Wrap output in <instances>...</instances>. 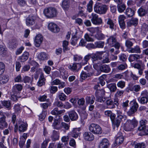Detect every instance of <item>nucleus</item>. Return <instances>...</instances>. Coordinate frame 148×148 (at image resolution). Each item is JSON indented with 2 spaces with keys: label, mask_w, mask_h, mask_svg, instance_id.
Returning <instances> with one entry per match:
<instances>
[{
  "label": "nucleus",
  "mask_w": 148,
  "mask_h": 148,
  "mask_svg": "<svg viewBox=\"0 0 148 148\" xmlns=\"http://www.w3.org/2000/svg\"><path fill=\"white\" fill-rule=\"evenodd\" d=\"M82 65L81 63H75L72 65H70L68 66L69 69L72 70H75L77 69V71H78L79 69L82 67L81 66Z\"/></svg>",
  "instance_id": "c85d7f7f"
},
{
  "label": "nucleus",
  "mask_w": 148,
  "mask_h": 148,
  "mask_svg": "<svg viewBox=\"0 0 148 148\" xmlns=\"http://www.w3.org/2000/svg\"><path fill=\"white\" fill-rule=\"evenodd\" d=\"M57 97L60 100L64 101L66 99L67 96L64 93L61 92H58L57 94Z\"/></svg>",
  "instance_id": "09e8293b"
},
{
  "label": "nucleus",
  "mask_w": 148,
  "mask_h": 148,
  "mask_svg": "<svg viewBox=\"0 0 148 148\" xmlns=\"http://www.w3.org/2000/svg\"><path fill=\"white\" fill-rule=\"evenodd\" d=\"M125 82L123 81H119L117 84V86L121 88H123L125 86Z\"/></svg>",
  "instance_id": "680f3d73"
},
{
  "label": "nucleus",
  "mask_w": 148,
  "mask_h": 148,
  "mask_svg": "<svg viewBox=\"0 0 148 148\" xmlns=\"http://www.w3.org/2000/svg\"><path fill=\"white\" fill-rule=\"evenodd\" d=\"M104 52L103 51H97L96 53H90L91 58L92 62H93L98 60H101L102 59V56Z\"/></svg>",
  "instance_id": "1a4fd4ad"
},
{
  "label": "nucleus",
  "mask_w": 148,
  "mask_h": 148,
  "mask_svg": "<svg viewBox=\"0 0 148 148\" xmlns=\"http://www.w3.org/2000/svg\"><path fill=\"white\" fill-rule=\"evenodd\" d=\"M118 101L119 100L117 98L114 99V101L110 99L107 100L106 103L109 108L112 109L118 106L119 104Z\"/></svg>",
  "instance_id": "0eeeda50"
},
{
  "label": "nucleus",
  "mask_w": 148,
  "mask_h": 148,
  "mask_svg": "<svg viewBox=\"0 0 148 148\" xmlns=\"http://www.w3.org/2000/svg\"><path fill=\"white\" fill-rule=\"evenodd\" d=\"M70 0H64L62 3V7L64 10H66L69 7Z\"/></svg>",
  "instance_id": "603ef678"
},
{
  "label": "nucleus",
  "mask_w": 148,
  "mask_h": 148,
  "mask_svg": "<svg viewBox=\"0 0 148 148\" xmlns=\"http://www.w3.org/2000/svg\"><path fill=\"white\" fill-rule=\"evenodd\" d=\"M84 37L86 41L93 42L94 41V39L90 37L88 34H86L85 35Z\"/></svg>",
  "instance_id": "e2e57ef3"
},
{
  "label": "nucleus",
  "mask_w": 148,
  "mask_h": 148,
  "mask_svg": "<svg viewBox=\"0 0 148 148\" xmlns=\"http://www.w3.org/2000/svg\"><path fill=\"white\" fill-rule=\"evenodd\" d=\"M91 58L90 53H88L87 55L85 56L83 60H82V62L81 63L82 65H84L86 64L88 60Z\"/></svg>",
  "instance_id": "37998d69"
},
{
  "label": "nucleus",
  "mask_w": 148,
  "mask_h": 148,
  "mask_svg": "<svg viewBox=\"0 0 148 148\" xmlns=\"http://www.w3.org/2000/svg\"><path fill=\"white\" fill-rule=\"evenodd\" d=\"M100 70L102 72L108 73L110 71V69L108 65L104 64L100 67Z\"/></svg>",
  "instance_id": "4c0bfd02"
},
{
  "label": "nucleus",
  "mask_w": 148,
  "mask_h": 148,
  "mask_svg": "<svg viewBox=\"0 0 148 148\" xmlns=\"http://www.w3.org/2000/svg\"><path fill=\"white\" fill-rule=\"evenodd\" d=\"M9 80V77L7 75H1L0 76V81L3 84L7 83Z\"/></svg>",
  "instance_id": "864d4df0"
},
{
  "label": "nucleus",
  "mask_w": 148,
  "mask_h": 148,
  "mask_svg": "<svg viewBox=\"0 0 148 148\" xmlns=\"http://www.w3.org/2000/svg\"><path fill=\"white\" fill-rule=\"evenodd\" d=\"M139 102L142 104L146 103L148 101V95L147 91L142 92L140 97L138 99Z\"/></svg>",
  "instance_id": "6e6552de"
},
{
  "label": "nucleus",
  "mask_w": 148,
  "mask_h": 148,
  "mask_svg": "<svg viewBox=\"0 0 148 148\" xmlns=\"http://www.w3.org/2000/svg\"><path fill=\"white\" fill-rule=\"evenodd\" d=\"M115 114L112 113V116H111V117H110V119L112 122L113 128V129H114L115 127L117 128L120 125L119 123H117V122L115 121Z\"/></svg>",
  "instance_id": "cd10ccee"
},
{
  "label": "nucleus",
  "mask_w": 148,
  "mask_h": 148,
  "mask_svg": "<svg viewBox=\"0 0 148 148\" xmlns=\"http://www.w3.org/2000/svg\"><path fill=\"white\" fill-rule=\"evenodd\" d=\"M29 56V53L27 51H25L23 53L22 56L19 57V59L21 62H24L28 59Z\"/></svg>",
  "instance_id": "c9c22d12"
},
{
  "label": "nucleus",
  "mask_w": 148,
  "mask_h": 148,
  "mask_svg": "<svg viewBox=\"0 0 148 148\" xmlns=\"http://www.w3.org/2000/svg\"><path fill=\"white\" fill-rule=\"evenodd\" d=\"M1 103L3 106L7 108L8 110L10 109L11 103L9 101H1Z\"/></svg>",
  "instance_id": "3c124183"
},
{
  "label": "nucleus",
  "mask_w": 148,
  "mask_h": 148,
  "mask_svg": "<svg viewBox=\"0 0 148 148\" xmlns=\"http://www.w3.org/2000/svg\"><path fill=\"white\" fill-rule=\"evenodd\" d=\"M45 79L44 77V74L41 73L39 79L37 82V85L39 86H41L45 84Z\"/></svg>",
  "instance_id": "473e14b6"
},
{
  "label": "nucleus",
  "mask_w": 148,
  "mask_h": 148,
  "mask_svg": "<svg viewBox=\"0 0 148 148\" xmlns=\"http://www.w3.org/2000/svg\"><path fill=\"white\" fill-rule=\"evenodd\" d=\"M133 104V105L131 107L130 109L127 112V115L129 116L133 115L135 112L137 110L138 107V103L135 101H131Z\"/></svg>",
  "instance_id": "9d476101"
},
{
  "label": "nucleus",
  "mask_w": 148,
  "mask_h": 148,
  "mask_svg": "<svg viewBox=\"0 0 148 148\" xmlns=\"http://www.w3.org/2000/svg\"><path fill=\"white\" fill-rule=\"evenodd\" d=\"M17 3L20 6H24L27 5L25 0H17Z\"/></svg>",
  "instance_id": "338daca9"
},
{
  "label": "nucleus",
  "mask_w": 148,
  "mask_h": 148,
  "mask_svg": "<svg viewBox=\"0 0 148 148\" xmlns=\"http://www.w3.org/2000/svg\"><path fill=\"white\" fill-rule=\"evenodd\" d=\"M147 121L145 119L142 120L140 121V126L138 127L139 130H144L146 129Z\"/></svg>",
  "instance_id": "72a5a7b5"
},
{
  "label": "nucleus",
  "mask_w": 148,
  "mask_h": 148,
  "mask_svg": "<svg viewBox=\"0 0 148 148\" xmlns=\"http://www.w3.org/2000/svg\"><path fill=\"white\" fill-rule=\"evenodd\" d=\"M127 51L130 53H140L141 51L140 47L137 45L134 47H131L128 49Z\"/></svg>",
  "instance_id": "aec40b11"
},
{
  "label": "nucleus",
  "mask_w": 148,
  "mask_h": 148,
  "mask_svg": "<svg viewBox=\"0 0 148 148\" xmlns=\"http://www.w3.org/2000/svg\"><path fill=\"white\" fill-rule=\"evenodd\" d=\"M62 123L57 119H55L53 123L52 126L54 129L57 130H59L62 129Z\"/></svg>",
  "instance_id": "5701e85b"
},
{
  "label": "nucleus",
  "mask_w": 148,
  "mask_h": 148,
  "mask_svg": "<svg viewBox=\"0 0 148 148\" xmlns=\"http://www.w3.org/2000/svg\"><path fill=\"white\" fill-rule=\"evenodd\" d=\"M89 130L94 134H99L102 132L101 129L98 124L92 123L89 126Z\"/></svg>",
  "instance_id": "39448f33"
},
{
  "label": "nucleus",
  "mask_w": 148,
  "mask_h": 148,
  "mask_svg": "<svg viewBox=\"0 0 148 148\" xmlns=\"http://www.w3.org/2000/svg\"><path fill=\"white\" fill-rule=\"evenodd\" d=\"M80 130L81 129L79 127L73 128L70 133L71 136L72 137L76 138L79 136Z\"/></svg>",
  "instance_id": "b1692460"
},
{
  "label": "nucleus",
  "mask_w": 148,
  "mask_h": 148,
  "mask_svg": "<svg viewBox=\"0 0 148 148\" xmlns=\"http://www.w3.org/2000/svg\"><path fill=\"white\" fill-rule=\"evenodd\" d=\"M134 10L130 8H127L125 11V14L128 17H131L134 14Z\"/></svg>",
  "instance_id": "2f4dec72"
},
{
  "label": "nucleus",
  "mask_w": 148,
  "mask_h": 148,
  "mask_svg": "<svg viewBox=\"0 0 148 148\" xmlns=\"http://www.w3.org/2000/svg\"><path fill=\"white\" fill-rule=\"evenodd\" d=\"M51 106V103H42L40 104L41 107L44 109H47L49 106Z\"/></svg>",
  "instance_id": "0e129e2a"
},
{
  "label": "nucleus",
  "mask_w": 148,
  "mask_h": 148,
  "mask_svg": "<svg viewBox=\"0 0 148 148\" xmlns=\"http://www.w3.org/2000/svg\"><path fill=\"white\" fill-rule=\"evenodd\" d=\"M91 21L92 23L95 25H99L102 24V20L100 17H98V15L95 13H92L91 15Z\"/></svg>",
  "instance_id": "423d86ee"
},
{
  "label": "nucleus",
  "mask_w": 148,
  "mask_h": 148,
  "mask_svg": "<svg viewBox=\"0 0 148 148\" xmlns=\"http://www.w3.org/2000/svg\"><path fill=\"white\" fill-rule=\"evenodd\" d=\"M119 133L120 135L118 136V134H117L115 142L116 144L120 145L123 142L124 140V138L123 136L121 135V132H119Z\"/></svg>",
  "instance_id": "a19ab883"
},
{
  "label": "nucleus",
  "mask_w": 148,
  "mask_h": 148,
  "mask_svg": "<svg viewBox=\"0 0 148 148\" xmlns=\"http://www.w3.org/2000/svg\"><path fill=\"white\" fill-rule=\"evenodd\" d=\"M36 19V17L35 16L32 15H29L26 19V23L27 25L28 26H31L34 25Z\"/></svg>",
  "instance_id": "f8f14e48"
},
{
  "label": "nucleus",
  "mask_w": 148,
  "mask_h": 148,
  "mask_svg": "<svg viewBox=\"0 0 148 148\" xmlns=\"http://www.w3.org/2000/svg\"><path fill=\"white\" fill-rule=\"evenodd\" d=\"M140 58V56L138 54H131L128 60L130 62H132L135 60L137 61Z\"/></svg>",
  "instance_id": "f704fd0d"
},
{
  "label": "nucleus",
  "mask_w": 148,
  "mask_h": 148,
  "mask_svg": "<svg viewBox=\"0 0 148 148\" xmlns=\"http://www.w3.org/2000/svg\"><path fill=\"white\" fill-rule=\"evenodd\" d=\"M7 51V49L3 45H0V55L3 56L6 55Z\"/></svg>",
  "instance_id": "c03bdc74"
},
{
  "label": "nucleus",
  "mask_w": 148,
  "mask_h": 148,
  "mask_svg": "<svg viewBox=\"0 0 148 148\" xmlns=\"http://www.w3.org/2000/svg\"><path fill=\"white\" fill-rule=\"evenodd\" d=\"M27 124L23 122H21L19 124L18 130L20 132H24L27 129Z\"/></svg>",
  "instance_id": "6ab92c4d"
},
{
  "label": "nucleus",
  "mask_w": 148,
  "mask_h": 148,
  "mask_svg": "<svg viewBox=\"0 0 148 148\" xmlns=\"http://www.w3.org/2000/svg\"><path fill=\"white\" fill-rule=\"evenodd\" d=\"M43 40L42 36L40 34L37 35L35 37L34 40L35 44L36 47H39Z\"/></svg>",
  "instance_id": "f3484780"
},
{
  "label": "nucleus",
  "mask_w": 148,
  "mask_h": 148,
  "mask_svg": "<svg viewBox=\"0 0 148 148\" xmlns=\"http://www.w3.org/2000/svg\"><path fill=\"white\" fill-rule=\"evenodd\" d=\"M69 116L72 121H76L78 119V115L74 110H72L68 112Z\"/></svg>",
  "instance_id": "2eb2a0df"
},
{
  "label": "nucleus",
  "mask_w": 148,
  "mask_h": 148,
  "mask_svg": "<svg viewBox=\"0 0 148 148\" xmlns=\"http://www.w3.org/2000/svg\"><path fill=\"white\" fill-rule=\"evenodd\" d=\"M59 133L58 131L53 130L51 136V138L53 141H55L59 139Z\"/></svg>",
  "instance_id": "7c9ffc66"
},
{
  "label": "nucleus",
  "mask_w": 148,
  "mask_h": 148,
  "mask_svg": "<svg viewBox=\"0 0 148 148\" xmlns=\"http://www.w3.org/2000/svg\"><path fill=\"white\" fill-rule=\"evenodd\" d=\"M107 43L111 47H114L116 49H119L120 45L119 43L117 42L116 38L114 35L111 36L107 40Z\"/></svg>",
  "instance_id": "20e7f679"
},
{
  "label": "nucleus",
  "mask_w": 148,
  "mask_h": 148,
  "mask_svg": "<svg viewBox=\"0 0 148 148\" xmlns=\"http://www.w3.org/2000/svg\"><path fill=\"white\" fill-rule=\"evenodd\" d=\"M95 49L97 48H103L104 42L101 41H97L94 43Z\"/></svg>",
  "instance_id": "8fccbe9b"
},
{
  "label": "nucleus",
  "mask_w": 148,
  "mask_h": 148,
  "mask_svg": "<svg viewBox=\"0 0 148 148\" xmlns=\"http://www.w3.org/2000/svg\"><path fill=\"white\" fill-rule=\"evenodd\" d=\"M137 121L135 119L128 120L126 122L124 126V130L126 131H132L133 128L137 126Z\"/></svg>",
  "instance_id": "f03ea898"
},
{
  "label": "nucleus",
  "mask_w": 148,
  "mask_h": 148,
  "mask_svg": "<svg viewBox=\"0 0 148 148\" xmlns=\"http://www.w3.org/2000/svg\"><path fill=\"white\" fill-rule=\"evenodd\" d=\"M93 66V68L96 70H98L101 66V65L102 64L101 61L98 60L96 61L92 62Z\"/></svg>",
  "instance_id": "de8ad7c7"
},
{
  "label": "nucleus",
  "mask_w": 148,
  "mask_h": 148,
  "mask_svg": "<svg viewBox=\"0 0 148 148\" xmlns=\"http://www.w3.org/2000/svg\"><path fill=\"white\" fill-rule=\"evenodd\" d=\"M108 9V6L106 5L99 3L96 4L94 7L95 12L100 14H105Z\"/></svg>",
  "instance_id": "f257e3e1"
},
{
  "label": "nucleus",
  "mask_w": 148,
  "mask_h": 148,
  "mask_svg": "<svg viewBox=\"0 0 148 148\" xmlns=\"http://www.w3.org/2000/svg\"><path fill=\"white\" fill-rule=\"evenodd\" d=\"M45 15L48 18H52L56 16L57 14V10L53 8H49L43 11Z\"/></svg>",
  "instance_id": "7ed1b4c3"
},
{
  "label": "nucleus",
  "mask_w": 148,
  "mask_h": 148,
  "mask_svg": "<svg viewBox=\"0 0 148 148\" xmlns=\"http://www.w3.org/2000/svg\"><path fill=\"white\" fill-rule=\"evenodd\" d=\"M48 27L49 29L54 33H57L60 31L58 26L53 23H49L48 25Z\"/></svg>",
  "instance_id": "4468645a"
},
{
  "label": "nucleus",
  "mask_w": 148,
  "mask_h": 148,
  "mask_svg": "<svg viewBox=\"0 0 148 148\" xmlns=\"http://www.w3.org/2000/svg\"><path fill=\"white\" fill-rule=\"evenodd\" d=\"M137 12L138 15L141 17L145 16L147 13V12L142 7L138 9Z\"/></svg>",
  "instance_id": "a18cd8bd"
},
{
  "label": "nucleus",
  "mask_w": 148,
  "mask_h": 148,
  "mask_svg": "<svg viewBox=\"0 0 148 148\" xmlns=\"http://www.w3.org/2000/svg\"><path fill=\"white\" fill-rule=\"evenodd\" d=\"M117 8L119 12L122 13L125 10L126 8V6L124 4L118 5H117Z\"/></svg>",
  "instance_id": "5fc2aeb1"
},
{
  "label": "nucleus",
  "mask_w": 148,
  "mask_h": 148,
  "mask_svg": "<svg viewBox=\"0 0 148 148\" xmlns=\"http://www.w3.org/2000/svg\"><path fill=\"white\" fill-rule=\"evenodd\" d=\"M84 137L85 140L88 141H92L94 138L93 134L90 132H86L84 134Z\"/></svg>",
  "instance_id": "4be33fe9"
},
{
  "label": "nucleus",
  "mask_w": 148,
  "mask_h": 148,
  "mask_svg": "<svg viewBox=\"0 0 148 148\" xmlns=\"http://www.w3.org/2000/svg\"><path fill=\"white\" fill-rule=\"evenodd\" d=\"M23 87L21 84H16L14 85L12 89V93L18 94L19 92L21 91Z\"/></svg>",
  "instance_id": "dca6fc26"
},
{
  "label": "nucleus",
  "mask_w": 148,
  "mask_h": 148,
  "mask_svg": "<svg viewBox=\"0 0 148 148\" xmlns=\"http://www.w3.org/2000/svg\"><path fill=\"white\" fill-rule=\"evenodd\" d=\"M85 99L86 104H92L94 102L95 98L94 95H91V96H87Z\"/></svg>",
  "instance_id": "e433bc0d"
},
{
  "label": "nucleus",
  "mask_w": 148,
  "mask_h": 148,
  "mask_svg": "<svg viewBox=\"0 0 148 148\" xmlns=\"http://www.w3.org/2000/svg\"><path fill=\"white\" fill-rule=\"evenodd\" d=\"M116 111L117 116L116 118L115 121L117 122V123H119L120 124L122 119L123 118V116L122 115V112L120 110H116Z\"/></svg>",
  "instance_id": "c756f323"
},
{
  "label": "nucleus",
  "mask_w": 148,
  "mask_h": 148,
  "mask_svg": "<svg viewBox=\"0 0 148 148\" xmlns=\"http://www.w3.org/2000/svg\"><path fill=\"white\" fill-rule=\"evenodd\" d=\"M94 37L98 40H101L105 38L104 35L101 33V31L100 28L95 35Z\"/></svg>",
  "instance_id": "bb28decb"
},
{
  "label": "nucleus",
  "mask_w": 148,
  "mask_h": 148,
  "mask_svg": "<svg viewBox=\"0 0 148 148\" xmlns=\"http://www.w3.org/2000/svg\"><path fill=\"white\" fill-rule=\"evenodd\" d=\"M133 67L138 70V72L140 75H141L143 74V71L145 69L144 65H140L138 63H136L133 66Z\"/></svg>",
  "instance_id": "412c9836"
},
{
  "label": "nucleus",
  "mask_w": 148,
  "mask_h": 148,
  "mask_svg": "<svg viewBox=\"0 0 148 148\" xmlns=\"http://www.w3.org/2000/svg\"><path fill=\"white\" fill-rule=\"evenodd\" d=\"M38 59L40 60H45L48 59V56L45 52H41L38 54Z\"/></svg>",
  "instance_id": "79ce46f5"
},
{
  "label": "nucleus",
  "mask_w": 148,
  "mask_h": 148,
  "mask_svg": "<svg viewBox=\"0 0 148 148\" xmlns=\"http://www.w3.org/2000/svg\"><path fill=\"white\" fill-rule=\"evenodd\" d=\"M145 144L143 143H139L135 145V148H145Z\"/></svg>",
  "instance_id": "774afa93"
},
{
  "label": "nucleus",
  "mask_w": 148,
  "mask_h": 148,
  "mask_svg": "<svg viewBox=\"0 0 148 148\" xmlns=\"http://www.w3.org/2000/svg\"><path fill=\"white\" fill-rule=\"evenodd\" d=\"M93 88L95 90V95L96 97L103 96L104 95L105 91L103 89H100L99 84L95 85Z\"/></svg>",
  "instance_id": "9b49d317"
},
{
  "label": "nucleus",
  "mask_w": 148,
  "mask_h": 148,
  "mask_svg": "<svg viewBox=\"0 0 148 148\" xmlns=\"http://www.w3.org/2000/svg\"><path fill=\"white\" fill-rule=\"evenodd\" d=\"M68 42L66 40H64L63 42V51L65 52L66 51L68 50Z\"/></svg>",
  "instance_id": "69168bd1"
},
{
  "label": "nucleus",
  "mask_w": 148,
  "mask_h": 148,
  "mask_svg": "<svg viewBox=\"0 0 148 148\" xmlns=\"http://www.w3.org/2000/svg\"><path fill=\"white\" fill-rule=\"evenodd\" d=\"M138 20L136 18H132L130 20L127 22V26L128 27H131L132 25L135 26L138 24Z\"/></svg>",
  "instance_id": "a878e982"
},
{
  "label": "nucleus",
  "mask_w": 148,
  "mask_h": 148,
  "mask_svg": "<svg viewBox=\"0 0 148 148\" xmlns=\"http://www.w3.org/2000/svg\"><path fill=\"white\" fill-rule=\"evenodd\" d=\"M107 86L110 89V91L112 92H114L117 89L116 84L115 83L109 84Z\"/></svg>",
  "instance_id": "49530a36"
},
{
  "label": "nucleus",
  "mask_w": 148,
  "mask_h": 148,
  "mask_svg": "<svg viewBox=\"0 0 148 148\" xmlns=\"http://www.w3.org/2000/svg\"><path fill=\"white\" fill-rule=\"evenodd\" d=\"M8 124L6 121V117L4 115L0 117V129L3 130L8 127Z\"/></svg>",
  "instance_id": "ddd939ff"
},
{
  "label": "nucleus",
  "mask_w": 148,
  "mask_h": 148,
  "mask_svg": "<svg viewBox=\"0 0 148 148\" xmlns=\"http://www.w3.org/2000/svg\"><path fill=\"white\" fill-rule=\"evenodd\" d=\"M92 75V73L90 72L87 73L82 71L80 74V78L82 80H84L86 78L90 77Z\"/></svg>",
  "instance_id": "ea45409f"
},
{
  "label": "nucleus",
  "mask_w": 148,
  "mask_h": 148,
  "mask_svg": "<svg viewBox=\"0 0 148 148\" xmlns=\"http://www.w3.org/2000/svg\"><path fill=\"white\" fill-rule=\"evenodd\" d=\"M127 67V65L126 63L123 64H121L116 68V70H118L120 71H122L124 70Z\"/></svg>",
  "instance_id": "13d9d810"
},
{
  "label": "nucleus",
  "mask_w": 148,
  "mask_h": 148,
  "mask_svg": "<svg viewBox=\"0 0 148 148\" xmlns=\"http://www.w3.org/2000/svg\"><path fill=\"white\" fill-rule=\"evenodd\" d=\"M99 28V27H98L95 28L91 27L88 28V29L92 34H94L95 32L97 33Z\"/></svg>",
  "instance_id": "bf43d9fd"
},
{
  "label": "nucleus",
  "mask_w": 148,
  "mask_h": 148,
  "mask_svg": "<svg viewBox=\"0 0 148 148\" xmlns=\"http://www.w3.org/2000/svg\"><path fill=\"white\" fill-rule=\"evenodd\" d=\"M93 3V1L91 0L89 1V3L87 5V10L90 12H91L92 11Z\"/></svg>",
  "instance_id": "4d7b16f0"
},
{
  "label": "nucleus",
  "mask_w": 148,
  "mask_h": 148,
  "mask_svg": "<svg viewBox=\"0 0 148 148\" xmlns=\"http://www.w3.org/2000/svg\"><path fill=\"white\" fill-rule=\"evenodd\" d=\"M120 60L123 62H125L127 59L126 55L123 53H121L119 56Z\"/></svg>",
  "instance_id": "6e6d98bb"
},
{
  "label": "nucleus",
  "mask_w": 148,
  "mask_h": 148,
  "mask_svg": "<svg viewBox=\"0 0 148 148\" xmlns=\"http://www.w3.org/2000/svg\"><path fill=\"white\" fill-rule=\"evenodd\" d=\"M106 24L109 26V28L112 30L114 29L115 26V22L109 18L105 19Z\"/></svg>",
  "instance_id": "393cba45"
},
{
  "label": "nucleus",
  "mask_w": 148,
  "mask_h": 148,
  "mask_svg": "<svg viewBox=\"0 0 148 148\" xmlns=\"http://www.w3.org/2000/svg\"><path fill=\"white\" fill-rule=\"evenodd\" d=\"M46 114L47 112L46 111H42V112L39 116V119L40 121H42L45 119L46 116Z\"/></svg>",
  "instance_id": "052dcab7"
},
{
  "label": "nucleus",
  "mask_w": 148,
  "mask_h": 148,
  "mask_svg": "<svg viewBox=\"0 0 148 148\" xmlns=\"http://www.w3.org/2000/svg\"><path fill=\"white\" fill-rule=\"evenodd\" d=\"M65 112L64 109L58 110L57 108H54L51 112V114L55 115H58L60 114Z\"/></svg>",
  "instance_id": "58836bf2"
},
{
  "label": "nucleus",
  "mask_w": 148,
  "mask_h": 148,
  "mask_svg": "<svg viewBox=\"0 0 148 148\" xmlns=\"http://www.w3.org/2000/svg\"><path fill=\"white\" fill-rule=\"evenodd\" d=\"M109 146L108 140L106 138H104L100 142L99 148H108Z\"/></svg>",
  "instance_id": "a211bd4d"
}]
</instances>
